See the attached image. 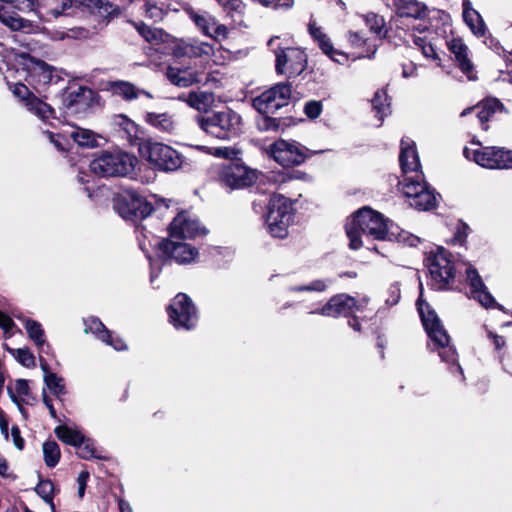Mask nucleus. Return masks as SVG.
<instances>
[{"label":"nucleus","instance_id":"obj_1","mask_svg":"<svg viewBox=\"0 0 512 512\" xmlns=\"http://www.w3.org/2000/svg\"><path fill=\"white\" fill-rule=\"evenodd\" d=\"M403 179L399 188L409 199L410 206L418 210H429L436 204V195L425 181L416 144L410 138H402L399 154Z\"/></svg>","mask_w":512,"mask_h":512},{"label":"nucleus","instance_id":"obj_2","mask_svg":"<svg viewBox=\"0 0 512 512\" xmlns=\"http://www.w3.org/2000/svg\"><path fill=\"white\" fill-rule=\"evenodd\" d=\"M346 234L349 238V247L357 250L362 246L360 235L370 236L375 240H384L392 237L396 241L408 246H417L420 238L399 227L388 225L382 214L370 208H362L356 212L352 219L346 224Z\"/></svg>","mask_w":512,"mask_h":512},{"label":"nucleus","instance_id":"obj_3","mask_svg":"<svg viewBox=\"0 0 512 512\" xmlns=\"http://www.w3.org/2000/svg\"><path fill=\"white\" fill-rule=\"evenodd\" d=\"M196 121L201 130L221 140L233 139L242 131V117L229 108L198 116Z\"/></svg>","mask_w":512,"mask_h":512},{"label":"nucleus","instance_id":"obj_4","mask_svg":"<svg viewBox=\"0 0 512 512\" xmlns=\"http://www.w3.org/2000/svg\"><path fill=\"white\" fill-rule=\"evenodd\" d=\"M138 159L127 152L106 151L101 153L90 163V170L102 177L128 176L134 169Z\"/></svg>","mask_w":512,"mask_h":512},{"label":"nucleus","instance_id":"obj_5","mask_svg":"<svg viewBox=\"0 0 512 512\" xmlns=\"http://www.w3.org/2000/svg\"><path fill=\"white\" fill-rule=\"evenodd\" d=\"M417 309L429 339L428 348L431 351H437L441 360L446 362L448 334L444 325L436 312L431 309L430 306L421 299V297L417 301Z\"/></svg>","mask_w":512,"mask_h":512},{"label":"nucleus","instance_id":"obj_6","mask_svg":"<svg viewBox=\"0 0 512 512\" xmlns=\"http://www.w3.org/2000/svg\"><path fill=\"white\" fill-rule=\"evenodd\" d=\"M139 152L154 169L163 172L176 171L183 163V156L164 143L144 141L139 145Z\"/></svg>","mask_w":512,"mask_h":512},{"label":"nucleus","instance_id":"obj_7","mask_svg":"<svg viewBox=\"0 0 512 512\" xmlns=\"http://www.w3.org/2000/svg\"><path fill=\"white\" fill-rule=\"evenodd\" d=\"M17 62L20 66L17 72L23 74V79L39 94L44 92L46 86L55 78L56 81L58 80V77L53 74L54 68L42 60L28 54H21Z\"/></svg>","mask_w":512,"mask_h":512},{"label":"nucleus","instance_id":"obj_8","mask_svg":"<svg viewBox=\"0 0 512 512\" xmlns=\"http://www.w3.org/2000/svg\"><path fill=\"white\" fill-rule=\"evenodd\" d=\"M292 203L283 195L272 196L265 223L268 232L276 238H284L293 219Z\"/></svg>","mask_w":512,"mask_h":512},{"label":"nucleus","instance_id":"obj_9","mask_svg":"<svg viewBox=\"0 0 512 512\" xmlns=\"http://www.w3.org/2000/svg\"><path fill=\"white\" fill-rule=\"evenodd\" d=\"M113 207L123 219L132 222L148 217L153 210L152 204L133 189L118 193L113 199Z\"/></svg>","mask_w":512,"mask_h":512},{"label":"nucleus","instance_id":"obj_10","mask_svg":"<svg viewBox=\"0 0 512 512\" xmlns=\"http://www.w3.org/2000/svg\"><path fill=\"white\" fill-rule=\"evenodd\" d=\"M464 156L488 169H512V150L504 147L481 146L479 149H463Z\"/></svg>","mask_w":512,"mask_h":512},{"label":"nucleus","instance_id":"obj_11","mask_svg":"<svg viewBox=\"0 0 512 512\" xmlns=\"http://www.w3.org/2000/svg\"><path fill=\"white\" fill-rule=\"evenodd\" d=\"M429 273V285L434 290L448 288V255L442 246L432 247L425 258Z\"/></svg>","mask_w":512,"mask_h":512},{"label":"nucleus","instance_id":"obj_12","mask_svg":"<svg viewBox=\"0 0 512 512\" xmlns=\"http://www.w3.org/2000/svg\"><path fill=\"white\" fill-rule=\"evenodd\" d=\"M170 322L176 329L190 330L198 322L196 307L184 293H179L168 307Z\"/></svg>","mask_w":512,"mask_h":512},{"label":"nucleus","instance_id":"obj_13","mask_svg":"<svg viewBox=\"0 0 512 512\" xmlns=\"http://www.w3.org/2000/svg\"><path fill=\"white\" fill-rule=\"evenodd\" d=\"M368 304V298L363 297L356 300L347 294H337L329 299V301L321 308L311 310L310 314H320L326 317L337 318L340 316H350L355 311L363 310Z\"/></svg>","mask_w":512,"mask_h":512},{"label":"nucleus","instance_id":"obj_14","mask_svg":"<svg viewBox=\"0 0 512 512\" xmlns=\"http://www.w3.org/2000/svg\"><path fill=\"white\" fill-rule=\"evenodd\" d=\"M290 98L291 86L280 83L254 98L253 107L261 114H274L280 108L288 105Z\"/></svg>","mask_w":512,"mask_h":512},{"label":"nucleus","instance_id":"obj_15","mask_svg":"<svg viewBox=\"0 0 512 512\" xmlns=\"http://www.w3.org/2000/svg\"><path fill=\"white\" fill-rule=\"evenodd\" d=\"M276 57L275 69L278 74L288 78L300 75L306 68V54L299 48H278L274 51Z\"/></svg>","mask_w":512,"mask_h":512},{"label":"nucleus","instance_id":"obj_16","mask_svg":"<svg viewBox=\"0 0 512 512\" xmlns=\"http://www.w3.org/2000/svg\"><path fill=\"white\" fill-rule=\"evenodd\" d=\"M13 94L19 98L26 109L43 122L55 119L54 109L42 99L34 95L29 88L21 83H14L11 87Z\"/></svg>","mask_w":512,"mask_h":512},{"label":"nucleus","instance_id":"obj_17","mask_svg":"<svg viewBox=\"0 0 512 512\" xmlns=\"http://www.w3.org/2000/svg\"><path fill=\"white\" fill-rule=\"evenodd\" d=\"M270 156L281 166L291 167L302 164L306 155L295 141L279 139L269 147Z\"/></svg>","mask_w":512,"mask_h":512},{"label":"nucleus","instance_id":"obj_18","mask_svg":"<svg viewBox=\"0 0 512 512\" xmlns=\"http://www.w3.org/2000/svg\"><path fill=\"white\" fill-rule=\"evenodd\" d=\"M219 178L223 185L231 189H240L255 183L257 172L242 164L232 163L221 168Z\"/></svg>","mask_w":512,"mask_h":512},{"label":"nucleus","instance_id":"obj_19","mask_svg":"<svg viewBox=\"0 0 512 512\" xmlns=\"http://www.w3.org/2000/svg\"><path fill=\"white\" fill-rule=\"evenodd\" d=\"M465 275L473 299L478 301L485 308L503 310V306L496 302L494 296L483 282L478 270L471 263L466 264Z\"/></svg>","mask_w":512,"mask_h":512},{"label":"nucleus","instance_id":"obj_20","mask_svg":"<svg viewBox=\"0 0 512 512\" xmlns=\"http://www.w3.org/2000/svg\"><path fill=\"white\" fill-rule=\"evenodd\" d=\"M202 234H205V229L188 212L179 213L169 227V235L172 239L195 238Z\"/></svg>","mask_w":512,"mask_h":512},{"label":"nucleus","instance_id":"obj_21","mask_svg":"<svg viewBox=\"0 0 512 512\" xmlns=\"http://www.w3.org/2000/svg\"><path fill=\"white\" fill-rule=\"evenodd\" d=\"M450 53L454 55V65L468 81L478 79L476 67L471 59L470 50L460 37H453L450 40Z\"/></svg>","mask_w":512,"mask_h":512},{"label":"nucleus","instance_id":"obj_22","mask_svg":"<svg viewBox=\"0 0 512 512\" xmlns=\"http://www.w3.org/2000/svg\"><path fill=\"white\" fill-rule=\"evenodd\" d=\"M132 4L153 23L160 22L169 11H177L176 0H133Z\"/></svg>","mask_w":512,"mask_h":512},{"label":"nucleus","instance_id":"obj_23","mask_svg":"<svg viewBox=\"0 0 512 512\" xmlns=\"http://www.w3.org/2000/svg\"><path fill=\"white\" fill-rule=\"evenodd\" d=\"M80 6L83 11L97 18L100 28L120 13L119 6L108 0H81Z\"/></svg>","mask_w":512,"mask_h":512},{"label":"nucleus","instance_id":"obj_24","mask_svg":"<svg viewBox=\"0 0 512 512\" xmlns=\"http://www.w3.org/2000/svg\"><path fill=\"white\" fill-rule=\"evenodd\" d=\"M159 247L167 257L179 264L191 263L198 256V250L195 247L183 242L163 240L159 243Z\"/></svg>","mask_w":512,"mask_h":512},{"label":"nucleus","instance_id":"obj_25","mask_svg":"<svg viewBox=\"0 0 512 512\" xmlns=\"http://www.w3.org/2000/svg\"><path fill=\"white\" fill-rule=\"evenodd\" d=\"M190 18L203 34L216 40L225 39L228 36V29L225 25L218 23L215 17L207 12H190Z\"/></svg>","mask_w":512,"mask_h":512},{"label":"nucleus","instance_id":"obj_26","mask_svg":"<svg viewBox=\"0 0 512 512\" xmlns=\"http://www.w3.org/2000/svg\"><path fill=\"white\" fill-rule=\"evenodd\" d=\"M477 111L481 128L485 131L489 129L488 122L493 121L496 114L507 113L504 104L495 97H486L481 100L474 108Z\"/></svg>","mask_w":512,"mask_h":512},{"label":"nucleus","instance_id":"obj_27","mask_svg":"<svg viewBox=\"0 0 512 512\" xmlns=\"http://www.w3.org/2000/svg\"><path fill=\"white\" fill-rule=\"evenodd\" d=\"M177 56H187L189 58H209L214 53V48L208 42L196 39L180 41L174 50Z\"/></svg>","mask_w":512,"mask_h":512},{"label":"nucleus","instance_id":"obj_28","mask_svg":"<svg viewBox=\"0 0 512 512\" xmlns=\"http://www.w3.org/2000/svg\"><path fill=\"white\" fill-rule=\"evenodd\" d=\"M0 21L14 31H22L28 34L39 31L37 24L22 18L15 12L9 11L3 4H0Z\"/></svg>","mask_w":512,"mask_h":512},{"label":"nucleus","instance_id":"obj_29","mask_svg":"<svg viewBox=\"0 0 512 512\" xmlns=\"http://www.w3.org/2000/svg\"><path fill=\"white\" fill-rule=\"evenodd\" d=\"M72 7V0H42L36 12L40 19L49 21L64 15L65 11Z\"/></svg>","mask_w":512,"mask_h":512},{"label":"nucleus","instance_id":"obj_30","mask_svg":"<svg viewBox=\"0 0 512 512\" xmlns=\"http://www.w3.org/2000/svg\"><path fill=\"white\" fill-rule=\"evenodd\" d=\"M462 16L465 24L469 27L474 35L478 37H484L486 35V24L479 12L472 8L471 2L469 0L463 1Z\"/></svg>","mask_w":512,"mask_h":512},{"label":"nucleus","instance_id":"obj_31","mask_svg":"<svg viewBox=\"0 0 512 512\" xmlns=\"http://www.w3.org/2000/svg\"><path fill=\"white\" fill-rule=\"evenodd\" d=\"M166 76L173 85L182 88L189 87L201 81L200 73L172 66L167 68Z\"/></svg>","mask_w":512,"mask_h":512},{"label":"nucleus","instance_id":"obj_32","mask_svg":"<svg viewBox=\"0 0 512 512\" xmlns=\"http://www.w3.org/2000/svg\"><path fill=\"white\" fill-rule=\"evenodd\" d=\"M178 99L198 111H207L214 102V95L208 91H190L180 94Z\"/></svg>","mask_w":512,"mask_h":512},{"label":"nucleus","instance_id":"obj_33","mask_svg":"<svg viewBox=\"0 0 512 512\" xmlns=\"http://www.w3.org/2000/svg\"><path fill=\"white\" fill-rule=\"evenodd\" d=\"M397 11L401 17L422 19L427 15L426 6L416 0H398Z\"/></svg>","mask_w":512,"mask_h":512},{"label":"nucleus","instance_id":"obj_34","mask_svg":"<svg viewBox=\"0 0 512 512\" xmlns=\"http://www.w3.org/2000/svg\"><path fill=\"white\" fill-rule=\"evenodd\" d=\"M111 90L113 94L121 96L125 100H134L141 95H145L148 98L153 96L142 89H138L135 85L126 81H117L111 84Z\"/></svg>","mask_w":512,"mask_h":512},{"label":"nucleus","instance_id":"obj_35","mask_svg":"<svg viewBox=\"0 0 512 512\" xmlns=\"http://www.w3.org/2000/svg\"><path fill=\"white\" fill-rule=\"evenodd\" d=\"M145 121L152 127L165 133H172L176 128L173 117L168 113L149 112L145 115Z\"/></svg>","mask_w":512,"mask_h":512},{"label":"nucleus","instance_id":"obj_36","mask_svg":"<svg viewBox=\"0 0 512 512\" xmlns=\"http://www.w3.org/2000/svg\"><path fill=\"white\" fill-rule=\"evenodd\" d=\"M8 394L11 400L19 407L23 413L22 404L28 403L27 398L30 396V388L28 381L25 379H17L14 383V387H8Z\"/></svg>","mask_w":512,"mask_h":512},{"label":"nucleus","instance_id":"obj_37","mask_svg":"<svg viewBox=\"0 0 512 512\" xmlns=\"http://www.w3.org/2000/svg\"><path fill=\"white\" fill-rule=\"evenodd\" d=\"M24 326L29 338L35 343L37 347L43 348L46 346L47 348H50V346L46 343L44 330L39 322L32 319H26Z\"/></svg>","mask_w":512,"mask_h":512},{"label":"nucleus","instance_id":"obj_38","mask_svg":"<svg viewBox=\"0 0 512 512\" xmlns=\"http://www.w3.org/2000/svg\"><path fill=\"white\" fill-rule=\"evenodd\" d=\"M55 434L64 443L72 445L74 447L80 443L84 438V435L80 430L72 428L66 425H59L55 428Z\"/></svg>","mask_w":512,"mask_h":512},{"label":"nucleus","instance_id":"obj_39","mask_svg":"<svg viewBox=\"0 0 512 512\" xmlns=\"http://www.w3.org/2000/svg\"><path fill=\"white\" fill-rule=\"evenodd\" d=\"M135 29L138 33L150 43L163 42L166 34L162 29L153 28L143 22H133Z\"/></svg>","mask_w":512,"mask_h":512},{"label":"nucleus","instance_id":"obj_40","mask_svg":"<svg viewBox=\"0 0 512 512\" xmlns=\"http://www.w3.org/2000/svg\"><path fill=\"white\" fill-rule=\"evenodd\" d=\"M372 107L376 113L380 124L382 123L385 116L390 114V103L385 90H379L375 93L372 99Z\"/></svg>","mask_w":512,"mask_h":512},{"label":"nucleus","instance_id":"obj_41","mask_svg":"<svg viewBox=\"0 0 512 512\" xmlns=\"http://www.w3.org/2000/svg\"><path fill=\"white\" fill-rule=\"evenodd\" d=\"M365 25L369 28L370 32L375 34L378 38H383L387 34L385 20L382 16L375 13H368L362 16Z\"/></svg>","mask_w":512,"mask_h":512},{"label":"nucleus","instance_id":"obj_42","mask_svg":"<svg viewBox=\"0 0 512 512\" xmlns=\"http://www.w3.org/2000/svg\"><path fill=\"white\" fill-rule=\"evenodd\" d=\"M70 137L81 147H95L98 145L96 134L88 129L74 128L70 132Z\"/></svg>","mask_w":512,"mask_h":512},{"label":"nucleus","instance_id":"obj_43","mask_svg":"<svg viewBox=\"0 0 512 512\" xmlns=\"http://www.w3.org/2000/svg\"><path fill=\"white\" fill-rule=\"evenodd\" d=\"M84 325V331L86 334L92 333L102 342L109 340L110 331L106 329L104 324L98 318L89 317L84 320Z\"/></svg>","mask_w":512,"mask_h":512},{"label":"nucleus","instance_id":"obj_44","mask_svg":"<svg viewBox=\"0 0 512 512\" xmlns=\"http://www.w3.org/2000/svg\"><path fill=\"white\" fill-rule=\"evenodd\" d=\"M52 40H64L66 38L71 39H85L91 35V32L83 27H74L66 31L64 30H53L49 33Z\"/></svg>","mask_w":512,"mask_h":512},{"label":"nucleus","instance_id":"obj_45","mask_svg":"<svg viewBox=\"0 0 512 512\" xmlns=\"http://www.w3.org/2000/svg\"><path fill=\"white\" fill-rule=\"evenodd\" d=\"M472 232L470 226L462 219H458L454 227L453 236L450 238V245L466 247L467 237Z\"/></svg>","mask_w":512,"mask_h":512},{"label":"nucleus","instance_id":"obj_46","mask_svg":"<svg viewBox=\"0 0 512 512\" xmlns=\"http://www.w3.org/2000/svg\"><path fill=\"white\" fill-rule=\"evenodd\" d=\"M43 455L48 467H55L60 459V449L55 441H47L43 444Z\"/></svg>","mask_w":512,"mask_h":512},{"label":"nucleus","instance_id":"obj_47","mask_svg":"<svg viewBox=\"0 0 512 512\" xmlns=\"http://www.w3.org/2000/svg\"><path fill=\"white\" fill-rule=\"evenodd\" d=\"M318 45L320 49L323 51V53L326 54L333 61L343 64L347 60V56L344 53L338 51L333 47V44L328 36L322 39L318 43Z\"/></svg>","mask_w":512,"mask_h":512},{"label":"nucleus","instance_id":"obj_48","mask_svg":"<svg viewBox=\"0 0 512 512\" xmlns=\"http://www.w3.org/2000/svg\"><path fill=\"white\" fill-rule=\"evenodd\" d=\"M412 38L415 46H417L422 51L426 58H432L437 65H440L441 59L439 53L430 42H427L423 37H416L412 35Z\"/></svg>","mask_w":512,"mask_h":512},{"label":"nucleus","instance_id":"obj_49","mask_svg":"<svg viewBox=\"0 0 512 512\" xmlns=\"http://www.w3.org/2000/svg\"><path fill=\"white\" fill-rule=\"evenodd\" d=\"M116 125L126 134V137L129 141L137 138L138 134V125L127 118L124 115H118L115 120Z\"/></svg>","mask_w":512,"mask_h":512},{"label":"nucleus","instance_id":"obj_50","mask_svg":"<svg viewBox=\"0 0 512 512\" xmlns=\"http://www.w3.org/2000/svg\"><path fill=\"white\" fill-rule=\"evenodd\" d=\"M44 382L54 395L60 396L65 393L64 380L57 374L47 373L44 375Z\"/></svg>","mask_w":512,"mask_h":512},{"label":"nucleus","instance_id":"obj_51","mask_svg":"<svg viewBox=\"0 0 512 512\" xmlns=\"http://www.w3.org/2000/svg\"><path fill=\"white\" fill-rule=\"evenodd\" d=\"M36 493L47 503L53 507L54 485L50 480H43L38 483L35 488Z\"/></svg>","mask_w":512,"mask_h":512},{"label":"nucleus","instance_id":"obj_52","mask_svg":"<svg viewBox=\"0 0 512 512\" xmlns=\"http://www.w3.org/2000/svg\"><path fill=\"white\" fill-rule=\"evenodd\" d=\"M77 448V454L79 457L83 459H91L93 457H96L95 455V448L93 446V443L91 440L87 439L85 436L80 441L79 444L76 446Z\"/></svg>","mask_w":512,"mask_h":512},{"label":"nucleus","instance_id":"obj_53","mask_svg":"<svg viewBox=\"0 0 512 512\" xmlns=\"http://www.w3.org/2000/svg\"><path fill=\"white\" fill-rule=\"evenodd\" d=\"M12 352L23 366L28 368L35 366V357L28 348H19Z\"/></svg>","mask_w":512,"mask_h":512},{"label":"nucleus","instance_id":"obj_54","mask_svg":"<svg viewBox=\"0 0 512 512\" xmlns=\"http://www.w3.org/2000/svg\"><path fill=\"white\" fill-rule=\"evenodd\" d=\"M327 288L325 281L317 279L309 283L308 285H299L289 287L291 292H304V291H317L322 292Z\"/></svg>","mask_w":512,"mask_h":512},{"label":"nucleus","instance_id":"obj_55","mask_svg":"<svg viewBox=\"0 0 512 512\" xmlns=\"http://www.w3.org/2000/svg\"><path fill=\"white\" fill-rule=\"evenodd\" d=\"M86 93L90 94L91 90L84 87H79L78 91L76 92H70L64 100L66 107L72 108L74 105H78L80 103L81 98H83Z\"/></svg>","mask_w":512,"mask_h":512},{"label":"nucleus","instance_id":"obj_56","mask_svg":"<svg viewBox=\"0 0 512 512\" xmlns=\"http://www.w3.org/2000/svg\"><path fill=\"white\" fill-rule=\"evenodd\" d=\"M304 112L311 119L317 118L322 112L321 102L315 100L307 102L304 107Z\"/></svg>","mask_w":512,"mask_h":512},{"label":"nucleus","instance_id":"obj_57","mask_svg":"<svg viewBox=\"0 0 512 512\" xmlns=\"http://www.w3.org/2000/svg\"><path fill=\"white\" fill-rule=\"evenodd\" d=\"M227 12L242 13L244 5L240 0H216Z\"/></svg>","mask_w":512,"mask_h":512},{"label":"nucleus","instance_id":"obj_58","mask_svg":"<svg viewBox=\"0 0 512 512\" xmlns=\"http://www.w3.org/2000/svg\"><path fill=\"white\" fill-rule=\"evenodd\" d=\"M484 43L498 55L505 51L499 40L492 34H489L487 37H485Z\"/></svg>","mask_w":512,"mask_h":512},{"label":"nucleus","instance_id":"obj_59","mask_svg":"<svg viewBox=\"0 0 512 512\" xmlns=\"http://www.w3.org/2000/svg\"><path fill=\"white\" fill-rule=\"evenodd\" d=\"M309 33L317 43L324 39L327 35L322 31L321 27L317 26L316 22L310 21Z\"/></svg>","mask_w":512,"mask_h":512},{"label":"nucleus","instance_id":"obj_60","mask_svg":"<svg viewBox=\"0 0 512 512\" xmlns=\"http://www.w3.org/2000/svg\"><path fill=\"white\" fill-rule=\"evenodd\" d=\"M449 351H450V369L452 367H455L458 375L461 377V379H464L463 369L458 362L456 349L450 345Z\"/></svg>","mask_w":512,"mask_h":512},{"label":"nucleus","instance_id":"obj_61","mask_svg":"<svg viewBox=\"0 0 512 512\" xmlns=\"http://www.w3.org/2000/svg\"><path fill=\"white\" fill-rule=\"evenodd\" d=\"M88 478H89V473L87 471H82L77 478L78 494L80 497H83V495H84Z\"/></svg>","mask_w":512,"mask_h":512},{"label":"nucleus","instance_id":"obj_62","mask_svg":"<svg viewBox=\"0 0 512 512\" xmlns=\"http://www.w3.org/2000/svg\"><path fill=\"white\" fill-rule=\"evenodd\" d=\"M103 342L106 343L107 345L112 346L117 351H122V350L127 349L125 342L121 338H118V337L114 338V337H112L111 334H110L109 340L103 341Z\"/></svg>","mask_w":512,"mask_h":512},{"label":"nucleus","instance_id":"obj_63","mask_svg":"<svg viewBox=\"0 0 512 512\" xmlns=\"http://www.w3.org/2000/svg\"><path fill=\"white\" fill-rule=\"evenodd\" d=\"M14 326L13 320L6 315L5 313L0 311V327L5 331L8 332L12 329Z\"/></svg>","mask_w":512,"mask_h":512},{"label":"nucleus","instance_id":"obj_64","mask_svg":"<svg viewBox=\"0 0 512 512\" xmlns=\"http://www.w3.org/2000/svg\"><path fill=\"white\" fill-rule=\"evenodd\" d=\"M11 436L13 438L14 445L21 450L24 446V440L22 439L20 430L17 426H13L11 428Z\"/></svg>","mask_w":512,"mask_h":512}]
</instances>
